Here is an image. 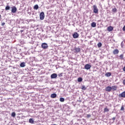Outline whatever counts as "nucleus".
Listing matches in <instances>:
<instances>
[{
    "instance_id": "obj_37",
    "label": "nucleus",
    "mask_w": 125,
    "mask_h": 125,
    "mask_svg": "<svg viewBox=\"0 0 125 125\" xmlns=\"http://www.w3.org/2000/svg\"><path fill=\"white\" fill-rule=\"evenodd\" d=\"M123 30L125 32V25L123 27Z\"/></svg>"
},
{
    "instance_id": "obj_16",
    "label": "nucleus",
    "mask_w": 125,
    "mask_h": 125,
    "mask_svg": "<svg viewBox=\"0 0 125 125\" xmlns=\"http://www.w3.org/2000/svg\"><path fill=\"white\" fill-rule=\"evenodd\" d=\"M91 26L93 28H95V27H96V23H95V22H92L91 24Z\"/></svg>"
},
{
    "instance_id": "obj_27",
    "label": "nucleus",
    "mask_w": 125,
    "mask_h": 125,
    "mask_svg": "<svg viewBox=\"0 0 125 125\" xmlns=\"http://www.w3.org/2000/svg\"><path fill=\"white\" fill-rule=\"evenodd\" d=\"M112 12H114V13H116V12H117V10L116 8H114L113 9H112Z\"/></svg>"
},
{
    "instance_id": "obj_9",
    "label": "nucleus",
    "mask_w": 125,
    "mask_h": 125,
    "mask_svg": "<svg viewBox=\"0 0 125 125\" xmlns=\"http://www.w3.org/2000/svg\"><path fill=\"white\" fill-rule=\"evenodd\" d=\"M119 52H120V51L118 49H115L113 51V54L116 55V54H119Z\"/></svg>"
},
{
    "instance_id": "obj_34",
    "label": "nucleus",
    "mask_w": 125,
    "mask_h": 125,
    "mask_svg": "<svg viewBox=\"0 0 125 125\" xmlns=\"http://www.w3.org/2000/svg\"><path fill=\"white\" fill-rule=\"evenodd\" d=\"M111 120L113 121V123H114L115 120H116V117H113L111 119H110V121H111Z\"/></svg>"
},
{
    "instance_id": "obj_3",
    "label": "nucleus",
    "mask_w": 125,
    "mask_h": 125,
    "mask_svg": "<svg viewBox=\"0 0 125 125\" xmlns=\"http://www.w3.org/2000/svg\"><path fill=\"white\" fill-rule=\"evenodd\" d=\"M40 20L44 19V12H42L40 14Z\"/></svg>"
},
{
    "instance_id": "obj_28",
    "label": "nucleus",
    "mask_w": 125,
    "mask_h": 125,
    "mask_svg": "<svg viewBox=\"0 0 125 125\" xmlns=\"http://www.w3.org/2000/svg\"><path fill=\"white\" fill-rule=\"evenodd\" d=\"M121 46L122 48H124V46H125V43H124V41H123L121 43Z\"/></svg>"
},
{
    "instance_id": "obj_12",
    "label": "nucleus",
    "mask_w": 125,
    "mask_h": 125,
    "mask_svg": "<svg viewBox=\"0 0 125 125\" xmlns=\"http://www.w3.org/2000/svg\"><path fill=\"white\" fill-rule=\"evenodd\" d=\"M57 78V74L53 73L51 75V79H56Z\"/></svg>"
},
{
    "instance_id": "obj_8",
    "label": "nucleus",
    "mask_w": 125,
    "mask_h": 125,
    "mask_svg": "<svg viewBox=\"0 0 125 125\" xmlns=\"http://www.w3.org/2000/svg\"><path fill=\"white\" fill-rule=\"evenodd\" d=\"M74 50L76 53H79L81 51V48L80 47H74Z\"/></svg>"
},
{
    "instance_id": "obj_41",
    "label": "nucleus",
    "mask_w": 125,
    "mask_h": 125,
    "mask_svg": "<svg viewBox=\"0 0 125 125\" xmlns=\"http://www.w3.org/2000/svg\"><path fill=\"white\" fill-rule=\"evenodd\" d=\"M3 80H4V79H2V81H3Z\"/></svg>"
},
{
    "instance_id": "obj_1",
    "label": "nucleus",
    "mask_w": 125,
    "mask_h": 125,
    "mask_svg": "<svg viewBox=\"0 0 125 125\" xmlns=\"http://www.w3.org/2000/svg\"><path fill=\"white\" fill-rule=\"evenodd\" d=\"M41 47L42 49H47L48 48V45L45 42L42 43Z\"/></svg>"
},
{
    "instance_id": "obj_38",
    "label": "nucleus",
    "mask_w": 125,
    "mask_h": 125,
    "mask_svg": "<svg viewBox=\"0 0 125 125\" xmlns=\"http://www.w3.org/2000/svg\"><path fill=\"white\" fill-rule=\"evenodd\" d=\"M123 70L124 72H125V66L124 67Z\"/></svg>"
},
{
    "instance_id": "obj_35",
    "label": "nucleus",
    "mask_w": 125,
    "mask_h": 125,
    "mask_svg": "<svg viewBox=\"0 0 125 125\" xmlns=\"http://www.w3.org/2000/svg\"><path fill=\"white\" fill-rule=\"evenodd\" d=\"M59 77H63V73H61L60 74H58Z\"/></svg>"
},
{
    "instance_id": "obj_13",
    "label": "nucleus",
    "mask_w": 125,
    "mask_h": 125,
    "mask_svg": "<svg viewBox=\"0 0 125 125\" xmlns=\"http://www.w3.org/2000/svg\"><path fill=\"white\" fill-rule=\"evenodd\" d=\"M26 66V63L22 62H21L20 64V67H21V68H24Z\"/></svg>"
},
{
    "instance_id": "obj_19",
    "label": "nucleus",
    "mask_w": 125,
    "mask_h": 125,
    "mask_svg": "<svg viewBox=\"0 0 125 125\" xmlns=\"http://www.w3.org/2000/svg\"><path fill=\"white\" fill-rule=\"evenodd\" d=\"M29 123L30 124H34V120H33V118H30L29 120Z\"/></svg>"
},
{
    "instance_id": "obj_23",
    "label": "nucleus",
    "mask_w": 125,
    "mask_h": 125,
    "mask_svg": "<svg viewBox=\"0 0 125 125\" xmlns=\"http://www.w3.org/2000/svg\"><path fill=\"white\" fill-rule=\"evenodd\" d=\"M109 109L107 107H105L104 108V113H106V112H109Z\"/></svg>"
},
{
    "instance_id": "obj_18",
    "label": "nucleus",
    "mask_w": 125,
    "mask_h": 125,
    "mask_svg": "<svg viewBox=\"0 0 125 125\" xmlns=\"http://www.w3.org/2000/svg\"><path fill=\"white\" fill-rule=\"evenodd\" d=\"M34 9H35V10H38V9H39V5L36 4L35 5H34Z\"/></svg>"
},
{
    "instance_id": "obj_17",
    "label": "nucleus",
    "mask_w": 125,
    "mask_h": 125,
    "mask_svg": "<svg viewBox=\"0 0 125 125\" xmlns=\"http://www.w3.org/2000/svg\"><path fill=\"white\" fill-rule=\"evenodd\" d=\"M111 75H112V73H111V72H107L106 73H105V77H111Z\"/></svg>"
},
{
    "instance_id": "obj_5",
    "label": "nucleus",
    "mask_w": 125,
    "mask_h": 125,
    "mask_svg": "<svg viewBox=\"0 0 125 125\" xmlns=\"http://www.w3.org/2000/svg\"><path fill=\"white\" fill-rule=\"evenodd\" d=\"M118 96L119 98H125V91L123 92L121 94H119Z\"/></svg>"
},
{
    "instance_id": "obj_36",
    "label": "nucleus",
    "mask_w": 125,
    "mask_h": 125,
    "mask_svg": "<svg viewBox=\"0 0 125 125\" xmlns=\"http://www.w3.org/2000/svg\"><path fill=\"white\" fill-rule=\"evenodd\" d=\"M5 25V22H1V26H4Z\"/></svg>"
},
{
    "instance_id": "obj_30",
    "label": "nucleus",
    "mask_w": 125,
    "mask_h": 125,
    "mask_svg": "<svg viewBox=\"0 0 125 125\" xmlns=\"http://www.w3.org/2000/svg\"><path fill=\"white\" fill-rule=\"evenodd\" d=\"M21 29H23L22 30H21L20 32L21 33H23L24 31L25 30V27H21Z\"/></svg>"
},
{
    "instance_id": "obj_26",
    "label": "nucleus",
    "mask_w": 125,
    "mask_h": 125,
    "mask_svg": "<svg viewBox=\"0 0 125 125\" xmlns=\"http://www.w3.org/2000/svg\"><path fill=\"white\" fill-rule=\"evenodd\" d=\"M60 101L61 102H64L65 101V99H64V98H60Z\"/></svg>"
},
{
    "instance_id": "obj_31",
    "label": "nucleus",
    "mask_w": 125,
    "mask_h": 125,
    "mask_svg": "<svg viewBox=\"0 0 125 125\" xmlns=\"http://www.w3.org/2000/svg\"><path fill=\"white\" fill-rule=\"evenodd\" d=\"M10 9V7L9 6H7L5 7V10H9Z\"/></svg>"
},
{
    "instance_id": "obj_43",
    "label": "nucleus",
    "mask_w": 125,
    "mask_h": 125,
    "mask_svg": "<svg viewBox=\"0 0 125 125\" xmlns=\"http://www.w3.org/2000/svg\"><path fill=\"white\" fill-rule=\"evenodd\" d=\"M1 83H2V81H1Z\"/></svg>"
},
{
    "instance_id": "obj_20",
    "label": "nucleus",
    "mask_w": 125,
    "mask_h": 125,
    "mask_svg": "<svg viewBox=\"0 0 125 125\" xmlns=\"http://www.w3.org/2000/svg\"><path fill=\"white\" fill-rule=\"evenodd\" d=\"M25 21L27 22H26V24H29V23H30V22H32L33 21V20L32 19H30V20H26Z\"/></svg>"
},
{
    "instance_id": "obj_24",
    "label": "nucleus",
    "mask_w": 125,
    "mask_h": 125,
    "mask_svg": "<svg viewBox=\"0 0 125 125\" xmlns=\"http://www.w3.org/2000/svg\"><path fill=\"white\" fill-rule=\"evenodd\" d=\"M16 116V113L15 112H12L11 113V117H13V118H15V116Z\"/></svg>"
},
{
    "instance_id": "obj_14",
    "label": "nucleus",
    "mask_w": 125,
    "mask_h": 125,
    "mask_svg": "<svg viewBox=\"0 0 125 125\" xmlns=\"http://www.w3.org/2000/svg\"><path fill=\"white\" fill-rule=\"evenodd\" d=\"M57 95L55 93H53L51 95L50 97L51 98H56Z\"/></svg>"
},
{
    "instance_id": "obj_11",
    "label": "nucleus",
    "mask_w": 125,
    "mask_h": 125,
    "mask_svg": "<svg viewBox=\"0 0 125 125\" xmlns=\"http://www.w3.org/2000/svg\"><path fill=\"white\" fill-rule=\"evenodd\" d=\"M117 89H118L117 86H116V85L112 86L111 90H112L113 91H116V90H117Z\"/></svg>"
},
{
    "instance_id": "obj_10",
    "label": "nucleus",
    "mask_w": 125,
    "mask_h": 125,
    "mask_svg": "<svg viewBox=\"0 0 125 125\" xmlns=\"http://www.w3.org/2000/svg\"><path fill=\"white\" fill-rule=\"evenodd\" d=\"M73 37L74 39H78V38H79V34H78V33H77V32H75L73 34Z\"/></svg>"
},
{
    "instance_id": "obj_39",
    "label": "nucleus",
    "mask_w": 125,
    "mask_h": 125,
    "mask_svg": "<svg viewBox=\"0 0 125 125\" xmlns=\"http://www.w3.org/2000/svg\"><path fill=\"white\" fill-rule=\"evenodd\" d=\"M75 23H74L72 24V26H74V27H75Z\"/></svg>"
},
{
    "instance_id": "obj_29",
    "label": "nucleus",
    "mask_w": 125,
    "mask_h": 125,
    "mask_svg": "<svg viewBox=\"0 0 125 125\" xmlns=\"http://www.w3.org/2000/svg\"><path fill=\"white\" fill-rule=\"evenodd\" d=\"M98 47H101L102 46V43L101 42H99L97 44Z\"/></svg>"
},
{
    "instance_id": "obj_22",
    "label": "nucleus",
    "mask_w": 125,
    "mask_h": 125,
    "mask_svg": "<svg viewBox=\"0 0 125 125\" xmlns=\"http://www.w3.org/2000/svg\"><path fill=\"white\" fill-rule=\"evenodd\" d=\"M119 59L121 60H123V59H124V54H122L121 55H120Z\"/></svg>"
},
{
    "instance_id": "obj_15",
    "label": "nucleus",
    "mask_w": 125,
    "mask_h": 125,
    "mask_svg": "<svg viewBox=\"0 0 125 125\" xmlns=\"http://www.w3.org/2000/svg\"><path fill=\"white\" fill-rule=\"evenodd\" d=\"M113 29L114 28H113L112 26H109L107 27V31H108V32H112Z\"/></svg>"
},
{
    "instance_id": "obj_40",
    "label": "nucleus",
    "mask_w": 125,
    "mask_h": 125,
    "mask_svg": "<svg viewBox=\"0 0 125 125\" xmlns=\"http://www.w3.org/2000/svg\"><path fill=\"white\" fill-rule=\"evenodd\" d=\"M1 15H0V19Z\"/></svg>"
},
{
    "instance_id": "obj_2",
    "label": "nucleus",
    "mask_w": 125,
    "mask_h": 125,
    "mask_svg": "<svg viewBox=\"0 0 125 125\" xmlns=\"http://www.w3.org/2000/svg\"><path fill=\"white\" fill-rule=\"evenodd\" d=\"M93 12L95 14H98V8H97V6H96V5H94L93 6Z\"/></svg>"
},
{
    "instance_id": "obj_21",
    "label": "nucleus",
    "mask_w": 125,
    "mask_h": 125,
    "mask_svg": "<svg viewBox=\"0 0 125 125\" xmlns=\"http://www.w3.org/2000/svg\"><path fill=\"white\" fill-rule=\"evenodd\" d=\"M78 83H81V82H83V78L81 77H79L78 78Z\"/></svg>"
},
{
    "instance_id": "obj_25",
    "label": "nucleus",
    "mask_w": 125,
    "mask_h": 125,
    "mask_svg": "<svg viewBox=\"0 0 125 125\" xmlns=\"http://www.w3.org/2000/svg\"><path fill=\"white\" fill-rule=\"evenodd\" d=\"M81 89H82L83 90H86V87H85V86L83 85H82V87H81Z\"/></svg>"
},
{
    "instance_id": "obj_6",
    "label": "nucleus",
    "mask_w": 125,
    "mask_h": 125,
    "mask_svg": "<svg viewBox=\"0 0 125 125\" xmlns=\"http://www.w3.org/2000/svg\"><path fill=\"white\" fill-rule=\"evenodd\" d=\"M16 11H17V8L15 6H13L12 8L11 12L12 13H16Z\"/></svg>"
},
{
    "instance_id": "obj_42",
    "label": "nucleus",
    "mask_w": 125,
    "mask_h": 125,
    "mask_svg": "<svg viewBox=\"0 0 125 125\" xmlns=\"http://www.w3.org/2000/svg\"><path fill=\"white\" fill-rule=\"evenodd\" d=\"M124 1H125V0H123Z\"/></svg>"
},
{
    "instance_id": "obj_32",
    "label": "nucleus",
    "mask_w": 125,
    "mask_h": 125,
    "mask_svg": "<svg viewBox=\"0 0 125 125\" xmlns=\"http://www.w3.org/2000/svg\"><path fill=\"white\" fill-rule=\"evenodd\" d=\"M90 117H91V115H90V114H87L86 115V118L87 119H89V118H90Z\"/></svg>"
},
{
    "instance_id": "obj_4",
    "label": "nucleus",
    "mask_w": 125,
    "mask_h": 125,
    "mask_svg": "<svg viewBox=\"0 0 125 125\" xmlns=\"http://www.w3.org/2000/svg\"><path fill=\"white\" fill-rule=\"evenodd\" d=\"M91 68V65L89 64H86L85 65L83 69H85V70H89Z\"/></svg>"
},
{
    "instance_id": "obj_7",
    "label": "nucleus",
    "mask_w": 125,
    "mask_h": 125,
    "mask_svg": "<svg viewBox=\"0 0 125 125\" xmlns=\"http://www.w3.org/2000/svg\"><path fill=\"white\" fill-rule=\"evenodd\" d=\"M111 90H112L111 86H108L105 88V91H107V92H110Z\"/></svg>"
},
{
    "instance_id": "obj_33",
    "label": "nucleus",
    "mask_w": 125,
    "mask_h": 125,
    "mask_svg": "<svg viewBox=\"0 0 125 125\" xmlns=\"http://www.w3.org/2000/svg\"><path fill=\"white\" fill-rule=\"evenodd\" d=\"M121 111H125V107H124V105H122L121 108Z\"/></svg>"
}]
</instances>
